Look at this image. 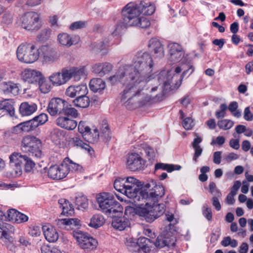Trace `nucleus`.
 Masks as SVG:
<instances>
[{
  "label": "nucleus",
  "mask_w": 253,
  "mask_h": 253,
  "mask_svg": "<svg viewBox=\"0 0 253 253\" xmlns=\"http://www.w3.org/2000/svg\"><path fill=\"white\" fill-rule=\"evenodd\" d=\"M132 69L129 65H122L109 78L112 84L121 83L126 85L121 94V102L128 109L145 105L153 98L152 95H148L147 92L143 91L139 84L131 83L129 76Z\"/></svg>",
  "instance_id": "1"
},
{
  "label": "nucleus",
  "mask_w": 253,
  "mask_h": 253,
  "mask_svg": "<svg viewBox=\"0 0 253 253\" xmlns=\"http://www.w3.org/2000/svg\"><path fill=\"white\" fill-rule=\"evenodd\" d=\"M154 63L151 55L145 51L138 52L133 58V64L131 66L133 68L130 74V79L132 83L139 84L143 91L148 93V95H152L153 98L151 101L155 100L158 89L161 90L159 86L152 87L148 90L147 86L152 84L155 81L149 74L153 70Z\"/></svg>",
  "instance_id": "2"
},
{
  "label": "nucleus",
  "mask_w": 253,
  "mask_h": 253,
  "mask_svg": "<svg viewBox=\"0 0 253 253\" xmlns=\"http://www.w3.org/2000/svg\"><path fill=\"white\" fill-rule=\"evenodd\" d=\"M179 64V66L174 70H171L167 73L162 72L160 75V84L161 90L164 92L169 88V86L174 85V87L178 88L181 85L183 79L187 75L190 76L194 71V68L189 57L183 59Z\"/></svg>",
  "instance_id": "3"
},
{
  "label": "nucleus",
  "mask_w": 253,
  "mask_h": 253,
  "mask_svg": "<svg viewBox=\"0 0 253 253\" xmlns=\"http://www.w3.org/2000/svg\"><path fill=\"white\" fill-rule=\"evenodd\" d=\"M125 23L127 26L147 28L150 25L149 20L141 16L138 4L128 3L123 10Z\"/></svg>",
  "instance_id": "4"
},
{
  "label": "nucleus",
  "mask_w": 253,
  "mask_h": 253,
  "mask_svg": "<svg viewBox=\"0 0 253 253\" xmlns=\"http://www.w3.org/2000/svg\"><path fill=\"white\" fill-rule=\"evenodd\" d=\"M165 194L164 187L161 185H155L149 191L142 189L134 202L140 201L139 207H145L146 208L157 204Z\"/></svg>",
  "instance_id": "5"
},
{
  "label": "nucleus",
  "mask_w": 253,
  "mask_h": 253,
  "mask_svg": "<svg viewBox=\"0 0 253 253\" xmlns=\"http://www.w3.org/2000/svg\"><path fill=\"white\" fill-rule=\"evenodd\" d=\"M96 200L101 211L109 216H112L122 210L120 204L110 193L102 192L97 194Z\"/></svg>",
  "instance_id": "6"
},
{
  "label": "nucleus",
  "mask_w": 253,
  "mask_h": 253,
  "mask_svg": "<svg viewBox=\"0 0 253 253\" xmlns=\"http://www.w3.org/2000/svg\"><path fill=\"white\" fill-rule=\"evenodd\" d=\"M133 210L135 213L141 216L148 222H152L156 219L162 215L166 211V206L164 204H156L151 208H146L145 207H137L136 209L128 208L125 211L126 214L128 211Z\"/></svg>",
  "instance_id": "7"
},
{
  "label": "nucleus",
  "mask_w": 253,
  "mask_h": 253,
  "mask_svg": "<svg viewBox=\"0 0 253 253\" xmlns=\"http://www.w3.org/2000/svg\"><path fill=\"white\" fill-rule=\"evenodd\" d=\"M18 60L26 64H32L39 59L38 49L32 44H21L17 49Z\"/></svg>",
  "instance_id": "8"
},
{
  "label": "nucleus",
  "mask_w": 253,
  "mask_h": 253,
  "mask_svg": "<svg viewBox=\"0 0 253 253\" xmlns=\"http://www.w3.org/2000/svg\"><path fill=\"white\" fill-rule=\"evenodd\" d=\"M41 140L33 136H25L22 141L21 149L23 152L29 153L30 156L36 159H40L43 156L40 147Z\"/></svg>",
  "instance_id": "9"
},
{
  "label": "nucleus",
  "mask_w": 253,
  "mask_h": 253,
  "mask_svg": "<svg viewBox=\"0 0 253 253\" xmlns=\"http://www.w3.org/2000/svg\"><path fill=\"white\" fill-rule=\"evenodd\" d=\"M39 59L43 65H50L55 63L59 59V54L56 49L48 44L38 48Z\"/></svg>",
  "instance_id": "10"
},
{
  "label": "nucleus",
  "mask_w": 253,
  "mask_h": 253,
  "mask_svg": "<svg viewBox=\"0 0 253 253\" xmlns=\"http://www.w3.org/2000/svg\"><path fill=\"white\" fill-rule=\"evenodd\" d=\"M126 168L131 171H137L144 169L146 161L138 153H128L125 157Z\"/></svg>",
  "instance_id": "11"
},
{
  "label": "nucleus",
  "mask_w": 253,
  "mask_h": 253,
  "mask_svg": "<svg viewBox=\"0 0 253 253\" xmlns=\"http://www.w3.org/2000/svg\"><path fill=\"white\" fill-rule=\"evenodd\" d=\"M72 234L79 246L82 249H92L97 245V241L95 239L79 229L73 231Z\"/></svg>",
  "instance_id": "12"
},
{
  "label": "nucleus",
  "mask_w": 253,
  "mask_h": 253,
  "mask_svg": "<svg viewBox=\"0 0 253 253\" xmlns=\"http://www.w3.org/2000/svg\"><path fill=\"white\" fill-rule=\"evenodd\" d=\"M169 50L168 60L171 63H180L188 57L185 55L181 46L175 42H170L168 45Z\"/></svg>",
  "instance_id": "13"
},
{
  "label": "nucleus",
  "mask_w": 253,
  "mask_h": 253,
  "mask_svg": "<svg viewBox=\"0 0 253 253\" xmlns=\"http://www.w3.org/2000/svg\"><path fill=\"white\" fill-rule=\"evenodd\" d=\"M21 27L27 30H37L40 27V15L36 12H29L20 18Z\"/></svg>",
  "instance_id": "14"
},
{
  "label": "nucleus",
  "mask_w": 253,
  "mask_h": 253,
  "mask_svg": "<svg viewBox=\"0 0 253 253\" xmlns=\"http://www.w3.org/2000/svg\"><path fill=\"white\" fill-rule=\"evenodd\" d=\"M46 171L48 177L53 180H60L68 175V169L64 161L60 165L51 166Z\"/></svg>",
  "instance_id": "15"
},
{
  "label": "nucleus",
  "mask_w": 253,
  "mask_h": 253,
  "mask_svg": "<svg viewBox=\"0 0 253 253\" xmlns=\"http://www.w3.org/2000/svg\"><path fill=\"white\" fill-rule=\"evenodd\" d=\"M68 81L73 79L75 82H79L85 78L88 74L86 67L84 66L72 67L66 68Z\"/></svg>",
  "instance_id": "16"
},
{
  "label": "nucleus",
  "mask_w": 253,
  "mask_h": 253,
  "mask_svg": "<svg viewBox=\"0 0 253 253\" xmlns=\"http://www.w3.org/2000/svg\"><path fill=\"white\" fill-rule=\"evenodd\" d=\"M175 241V234L173 230L168 231L166 229L163 234L157 237L155 242V245L158 248H163L166 246H170L174 244Z\"/></svg>",
  "instance_id": "17"
},
{
  "label": "nucleus",
  "mask_w": 253,
  "mask_h": 253,
  "mask_svg": "<svg viewBox=\"0 0 253 253\" xmlns=\"http://www.w3.org/2000/svg\"><path fill=\"white\" fill-rule=\"evenodd\" d=\"M140 185L138 180L134 177H128L126 179V196L129 198H134V200L138 195L137 187Z\"/></svg>",
  "instance_id": "18"
},
{
  "label": "nucleus",
  "mask_w": 253,
  "mask_h": 253,
  "mask_svg": "<svg viewBox=\"0 0 253 253\" xmlns=\"http://www.w3.org/2000/svg\"><path fill=\"white\" fill-rule=\"evenodd\" d=\"M42 75L41 71L36 69H26L21 72L20 77L23 82L34 84L38 82Z\"/></svg>",
  "instance_id": "19"
},
{
  "label": "nucleus",
  "mask_w": 253,
  "mask_h": 253,
  "mask_svg": "<svg viewBox=\"0 0 253 253\" xmlns=\"http://www.w3.org/2000/svg\"><path fill=\"white\" fill-rule=\"evenodd\" d=\"M65 101L60 98L51 99L47 107L49 114L54 116L62 113Z\"/></svg>",
  "instance_id": "20"
},
{
  "label": "nucleus",
  "mask_w": 253,
  "mask_h": 253,
  "mask_svg": "<svg viewBox=\"0 0 253 253\" xmlns=\"http://www.w3.org/2000/svg\"><path fill=\"white\" fill-rule=\"evenodd\" d=\"M50 83L53 86H59L66 84L68 82L66 68H63L60 72L53 73L48 77Z\"/></svg>",
  "instance_id": "21"
},
{
  "label": "nucleus",
  "mask_w": 253,
  "mask_h": 253,
  "mask_svg": "<svg viewBox=\"0 0 253 253\" xmlns=\"http://www.w3.org/2000/svg\"><path fill=\"white\" fill-rule=\"evenodd\" d=\"M78 37L64 32L59 33L57 38V42L60 46L67 48L78 42Z\"/></svg>",
  "instance_id": "22"
},
{
  "label": "nucleus",
  "mask_w": 253,
  "mask_h": 253,
  "mask_svg": "<svg viewBox=\"0 0 253 253\" xmlns=\"http://www.w3.org/2000/svg\"><path fill=\"white\" fill-rule=\"evenodd\" d=\"M148 47L150 51L153 52L157 57L162 58L164 56V48L161 42L156 39H151L148 44Z\"/></svg>",
  "instance_id": "23"
},
{
  "label": "nucleus",
  "mask_w": 253,
  "mask_h": 253,
  "mask_svg": "<svg viewBox=\"0 0 253 253\" xmlns=\"http://www.w3.org/2000/svg\"><path fill=\"white\" fill-rule=\"evenodd\" d=\"M88 92L87 87L86 84L79 85H70L66 90V95L70 97L74 98L76 96H80L81 94H87Z\"/></svg>",
  "instance_id": "24"
},
{
  "label": "nucleus",
  "mask_w": 253,
  "mask_h": 253,
  "mask_svg": "<svg viewBox=\"0 0 253 253\" xmlns=\"http://www.w3.org/2000/svg\"><path fill=\"white\" fill-rule=\"evenodd\" d=\"M56 123L59 126L68 130H73L77 126V121L68 117H58L56 120Z\"/></svg>",
  "instance_id": "25"
},
{
  "label": "nucleus",
  "mask_w": 253,
  "mask_h": 253,
  "mask_svg": "<svg viewBox=\"0 0 253 253\" xmlns=\"http://www.w3.org/2000/svg\"><path fill=\"white\" fill-rule=\"evenodd\" d=\"M33 120L21 123L13 127L12 132L19 133L33 130L37 128Z\"/></svg>",
  "instance_id": "26"
},
{
  "label": "nucleus",
  "mask_w": 253,
  "mask_h": 253,
  "mask_svg": "<svg viewBox=\"0 0 253 253\" xmlns=\"http://www.w3.org/2000/svg\"><path fill=\"white\" fill-rule=\"evenodd\" d=\"M7 216L9 220L17 223H21L28 221V217L15 209H10L7 211Z\"/></svg>",
  "instance_id": "27"
},
{
  "label": "nucleus",
  "mask_w": 253,
  "mask_h": 253,
  "mask_svg": "<svg viewBox=\"0 0 253 253\" xmlns=\"http://www.w3.org/2000/svg\"><path fill=\"white\" fill-rule=\"evenodd\" d=\"M42 231L46 240L49 242H55L58 240V233L52 226L49 225L43 226Z\"/></svg>",
  "instance_id": "28"
},
{
  "label": "nucleus",
  "mask_w": 253,
  "mask_h": 253,
  "mask_svg": "<svg viewBox=\"0 0 253 253\" xmlns=\"http://www.w3.org/2000/svg\"><path fill=\"white\" fill-rule=\"evenodd\" d=\"M113 69V66L109 63H97L92 67V71L100 76L109 73Z\"/></svg>",
  "instance_id": "29"
},
{
  "label": "nucleus",
  "mask_w": 253,
  "mask_h": 253,
  "mask_svg": "<svg viewBox=\"0 0 253 253\" xmlns=\"http://www.w3.org/2000/svg\"><path fill=\"white\" fill-rule=\"evenodd\" d=\"M37 108L36 104L24 102L22 103L19 107V112L22 116H28L35 112Z\"/></svg>",
  "instance_id": "30"
},
{
  "label": "nucleus",
  "mask_w": 253,
  "mask_h": 253,
  "mask_svg": "<svg viewBox=\"0 0 253 253\" xmlns=\"http://www.w3.org/2000/svg\"><path fill=\"white\" fill-rule=\"evenodd\" d=\"M150 243L149 239L145 237H140L137 241L136 247H128V249L132 252L138 251L140 249L143 251L145 253H148L150 251V247L148 244Z\"/></svg>",
  "instance_id": "31"
},
{
  "label": "nucleus",
  "mask_w": 253,
  "mask_h": 253,
  "mask_svg": "<svg viewBox=\"0 0 253 253\" xmlns=\"http://www.w3.org/2000/svg\"><path fill=\"white\" fill-rule=\"evenodd\" d=\"M112 226L120 231L125 229L130 225L129 220L124 216H116L113 218Z\"/></svg>",
  "instance_id": "32"
},
{
  "label": "nucleus",
  "mask_w": 253,
  "mask_h": 253,
  "mask_svg": "<svg viewBox=\"0 0 253 253\" xmlns=\"http://www.w3.org/2000/svg\"><path fill=\"white\" fill-rule=\"evenodd\" d=\"M166 222H168V226L166 227L168 231L173 230V234H175V229L174 225L178 223V219L175 217L174 213L170 211H167L165 214Z\"/></svg>",
  "instance_id": "33"
},
{
  "label": "nucleus",
  "mask_w": 253,
  "mask_h": 253,
  "mask_svg": "<svg viewBox=\"0 0 253 253\" xmlns=\"http://www.w3.org/2000/svg\"><path fill=\"white\" fill-rule=\"evenodd\" d=\"M0 89L4 93H11L16 95L19 92L17 85L12 82H3L0 84Z\"/></svg>",
  "instance_id": "34"
},
{
  "label": "nucleus",
  "mask_w": 253,
  "mask_h": 253,
  "mask_svg": "<svg viewBox=\"0 0 253 253\" xmlns=\"http://www.w3.org/2000/svg\"><path fill=\"white\" fill-rule=\"evenodd\" d=\"M195 136L196 137L194 139L192 145L195 151L193 160L196 163L198 158L202 153L203 149L199 145V144L202 141V138L198 134H196Z\"/></svg>",
  "instance_id": "35"
},
{
  "label": "nucleus",
  "mask_w": 253,
  "mask_h": 253,
  "mask_svg": "<svg viewBox=\"0 0 253 253\" xmlns=\"http://www.w3.org/2000/svg\"><path fill=\"white\" fill-rule=\"evenodd\" d=\"M58 203L60 208L62 209V213L63 215H69L74 213V208L72 205L66 199H61L59 200Z\"/></svg>",
  "instance_id": "36"
},
{
  "label": "nucleus",
  "mask_w": 253,
  "mask_h": 253,
  "mask_svg": "<svg viewBox=\"0 0 253 253\" xmlns=\"http://www.w3.org/2000/svg\"><path fill=\"white\" fill-rule=\"evenodd\" d=\"M59 224H64L68 227V229L75 230L79 229L81 225L80 220L77 218H65L58 220Z\"/></svg>",
  "instance_id": "37"
},
{
  "label": "nucleus",
  "mask_w": 253,
  "mask_h": 253,
  "mask_svg": "<svg viewBox=\"0 0 253 253\" xmlns=\"http://www.w3.org/2000/svg\"><path fill=\"white\" fill-rule=\"evenodd\" d=\"M0 110H3L7 112L10 116L14 115L15 110L13 102L10 99H4L0 101Z\"/></svg>",
  "instance_id": "38"
},
{
  "label": "nucleus",
  "mask_w": 253,
  "mask_h": 253,
  "mask_svg": "<svg viewBox=\"0 0 253 253\" xmlns=\"http://www.w3.org/2000/svg\"><path fill=\"white\" fill-rule=\"evenodd\" d=\"M89 87L93 92H99L105 88V83L101 79H93L90 81Z\"/></svg>",
  "instance_id": "39"
},
{
  "label": "nucleus",
  "mask_w": 253,
  "mask_h": 253,
  "mask_svg": "<svg viewBox=\"0 0 253 253\" xmlns=\"http://www.w3.org/2000/svg\"><path fill=\"white\" fill-rule=\"evenodd\" d=\"M14 232V227L7 223H0V238L7 239L10 234Z\"/></svg>",
  "instance_id": "40"
},
{
  "label": "nucleus",
  "mask_w": 253,
  "mask_h": 253,
  "mask_svg": "<svg viewBox=\"0 0 253 253\" xmlns=\"http://www.w3.org/2000/svg\"><path fill=\"white\" fill-rule=\"evenodd\" d=\"M87 94H81L75 99L73 102L77 107L85 108L89 106L90 103L89 98L86 95Z\"/></svg>",
  "instance_id": "41"
},
{
  "label": "nucleus",
  "mask_w": 253,
  "mask_h": 253,
  "mask_svg": "<svg viewBox=\"0 0 253 253\" xmlns=\"http://www.w3.org/2000/svg\"><path fill=\"white\" fill-rule=\"evenodd\" d=\"M26 158H27L26 155H22L18 152H13L9 156V164L22 166L24 160Z\"/></svg>",
  "instance_id": "42"
},
{
  "label": "nucleus",
  "mask_w": 253,
  "mask_h": 253,
  "mask_svg": "<svg viewBox=\"0 0 253 253\" xmlns=\"http://www.w3.org/2000/svg\"><path fill=\"white\" fill-rule=\"evenodd\" d=\"M9 169L6 171V175L8 177H16L22 173V166L9 164Z\"/></svg>",
  "instance_id": "43"
},
{
  "label": "nucleus",
  "mask_w": 253,
  "mask_h": 253,
  "mask_svg": "<svg viewBox=\"0 0 253 253\" xmlns=\"http://www.w3.org/2000/svg\"><path fill=\"white\" fill-rule=\"evenodd\" d=\"M141 14L151 15L155 11L154 6L149 2L142 1L138 3Z\"/></svg>",
  "instance_id": "44"
},
{
  "label": "nucleus",
  "mask_w": 253,
  "mask_h": 253,
  "mask_svg": "<svg viewBox=\"0 0 253 253\" xmlns=\"http://www.w3.org/2000/svg\"><path fill=\"white\" fill-rule=\"evenodd\" d=\"M65 165L68 169V174L70 171L82 172L83 168L81 166L74 163L69 158H66L64 160Z\"/></svg>",
  "instance_id": "45"
},
{
  "label": "nucleus",
  "mask_w": 253,
  "mask_h": 253,
  "mask_svg": "<svg viewBox=\"0 0 253 253\" xmlns=\"http://www.w3.org/2000/svg\"><path fill=\"white\" fill-rule=\"evenodd\" d=\"M38 82L39 83V89L42 93H47L51 88L50 83L45 78L43 75L40 77Z\"/></svg>",
  "instance_id": "46"
},
{
  "label": "nucleus",
  "mask_w": 253,
  "mask_h": 253,
  "mask_svg": "<svg viewBox=\"0 0 253 253\" xmlns=\"http://www.w3.org/2000/svg\"><path fill=\"white\" fill-rule=\"evenodd\" d=\"M104 223V217L101 214H97L92 217L89 225L92 227L97 228L102 226Z\"/></svg>",
  "instance_id": "47"
},
{
  "label": "nucleus",
  "mask_w": 253,
  "mask_h": 253,
  "mask_svg": "<svg viewBox=\"0 0 253 253\" xmlns=\"http://www.w3.org/2000/svg\"><path fill=\"white\" fill-rule=\"evenodd\" d=\"M64 137V131L58 128H54L51 132V139L56 144L59 143Z\"/></svg>",
  "instance_id": "48"
},
{
  "label": "nucleus",
  "mask_w": 253,
  "mask_h": 253,
  "mask_svg": "<svg viewBox=\"0 0 253 253\" xmlns=\"http://www.w3.org/2000/svg\"><path fill=\"white\" fill-rule=\"evenodd\" d=\"M75 203L79 210H84L88 207V200L86 197L84 196L77 197Z\"/></svg>",
  "instance_id": "49"
},
{
  "label": "nucleus",
  "mask_w": 253,
  "mask_h": 253,
  "mask_svg": "<svg viewBox=\"0 0 253 253\" xmlns=\"http://www.w3.org/2000/svg\"><path fill=\"white\" fill-rule=\"evenodd\" d=\"M62 113L74 118H77L79 115L77 110L67 101H65Z\"/></svg>",
  "instance_id": "50"
},
{
  "label": "nucleus",
  "mask_w": 253,
  "mask_h": 253,
  "mask_svg": "<svg viewBox=\"0 0 253 253\" xmlns=\"http://www.w3.org/2000/svg\"><path fill=\"white\" fill-rule=\"evenodd\" d=\"M181 169V167L178 165L164 164L162 163L157 164L155 166V169H162L163 170H166L168 172H170L174 170H179Z\"/></svg>",
  "instance_id": "51"
},
{
  "label": "nucleus",
  "mask_w": 253,
  "mask_h": 253,
  "mask_svg": "<svg viewBox=\"0 0 253 253\" xmlns=\"http://www.w3.org/2000/svg\"><path fill=\"white\" fill-rule=\"evenodd\" d=\"M125 185H126V180L125 181L124 179L120 177L117 178L114 183L115 189L126 195V187Z\"/></svg>",
  "instance_id": "52"
},
{
  "label": "nucleus",
  "mask_w": 253,
  "mask_h": 253,
  "mask_svg": "<svg viewBox=\"0 0 253 253\" xmlns=\"http://www.w3.org/2000/svg\"><path fill=\"white\" fill-rule=\"evenodd\" d=\"M72 139L73 143L75 146L87 151L90 154L91 152L93 151L92 148L87 144L84 143L80 138L75 137Z\"/></svg>",
  "instance_id": "53"
},
{
  "label": "nucleus",
  "mask_w": 253,
  "mask_h": 253,
  "mask_svg": "<svg viewBox=\"0 0 253 253\" xmlns=\"http://www.w3.org/2000/svg\"><path fill=\"white\" fill-rule=\"evenodd\" d=\"M88 133L89 135H86L84 138L87 141L90 143H95L98 140L99 134L97 128L93 129V132L90 131Z\"/></svg>",
  "instance_id": "54"
},
{
  "label": "nucleus",
  "mask_w": 253,
  "mask_h": 253,
  "mask_svg": "<svg viewBox=\"0 0 253 253\" xmlns=\"http://www.w3.org/2000/svg\"><path fill=\"white\" fill-rule=\"evenodd\" d=\"M79 131L83 134V136L84 138L85 136L89 135V132L91 131V129L88 126L86 122L81 121L78 126Z\"/></svg>",
  "instance_id": "55"
},
{
  "label": "nucleus",
  "mask_w": 253,
  "mask_h": 253,
  "mask_svg": "<svg viewBox=\"0 0 253 253\" xmlns=\"http://www.w3.org/2000/svg\"><path fill=\"white\" fill-rule=\"evenodd\" d=\"M238 108V104L237 102H231L228 106V109L231 112L232 114L236 118H240L241 116V112L237 110Z\"/></svg>",
  "instance_id": "56"
},
{
  "label": "nucleus",
  "mask_w": 253,
  "mask_h": 253,
  "mask_svg": "<svg viewBox=\"0 0 253 253\" xmlns=\"http://www.w3.org/2000/svg\"><path fill=\"white\" fill-rule=\"evenodd\" d=\"M234 125V122L231 120L225 119L219 121L217 123L218 126L222 129L227 130L231 128Z\"/></svg>",
  "instance_id": "57"
},
{
  "label": "nucleus",
  "mask_w": 253,
  "mask_h": 253,
  "mask_svg": "<svg viewBox=\"0 0 253 253\" xmlns=\"http://www.w3.org/2000/svg\"><path fill=\"white\" fill-rule=\"evenodd\" d=\"M32 120H34L36 124V127H38L40 125L45 124L48 120V117L46 114L42 113L40 115L35 117Z\"/></svg>",
  "instance_id": "58"
},
{
  "label": "nucleus",
  "mask_w": 253,
  "mask_h": 253,
  "mask_svg": "<svg viewBox=\"0 0 253 253\" xmlns=\"http://www.w3.org/2000/svg\"><path fill=\"white\" fill-rule=\"evenodd\" d=\"M87 25V22L85 21H78L72 23L69 27L71 30L74 31L85 28Z\"/></svg>",
  "instance_id": "59"
},
{
  "label": "nucleus",
  "mask_w": 253,
  "mask_h": 253,
  "mask_svg": "<svg viewBox=\"0 0 253 253\" xmlns=\"http://www.w3.org/2000/svg\"><path fill=\"white\" fill-rule=\"evenodd\" d=\"M24 162H25L24 169L27 172H30L35 167V164L32 160L31 158H29L27 156V158L24 160Z\"/></svg>",
  "instance_id": "60"
},
{
  "label": "nucleus",
  "mask_w": 253,
  "mask_h": 253,
  "mask_svg": "<svg viewBox=\"0 0 253 253\" xmlns=\"http://www.w3.org/2000/svg\"><path fill=\"white\" fill-rule=\"evenodd\" d=\"M42 253H61L57 248L48 246H43L41 247Z\"/></svg>",
  "instance_id": "61"
},
{
  "label": "nucleus",
  "mask_w": 253,
  "mask_h": 253,
  "mask_svg": "<svg viewBox=\"0 0 253 253\" xmlns=\"http://www.w3.org/2000/svg\"><path fill=\"white\" fill-rule=\"evenodd\" d=\"M209 191L211 194L214 195V196H217V197L219 198L221 197V193L216 188V184L213 182H211L209 184Z\"/></svg>",
  "instance_id": "62"
},
{
  "label": "nucleus",
  "mask_w": 253,
  "mask_h": 253,
  "mask_svg": "<svg viewBox=\"0 0 253 253\" xmlns=\"http://www.w3.org/2000/svg\"><path fill=\"white\" fill-rule=\"evenodd\" d=\"M182 126L186 130L191 129L194 126V123L192 119L190 117L185 118L183 121Z\"/></svg>",
  "instance_id": "63"
},
{
  "label": "nucleus",
  "mask_w": 253,
  "mask_h": 253,
  "mask_svg": "<svg viewBox=\"0 0 253 253\" xmlns=\"http://www.w3.org/2000/svg\"><path fill=\"white\" fill-rule=\"evenodd\" d=\"M203 214L204 216L209 221L212 219L211 210L207 205L203 207Z\"/></svg>",
  "instance_id": "64"
}]
</instances>
